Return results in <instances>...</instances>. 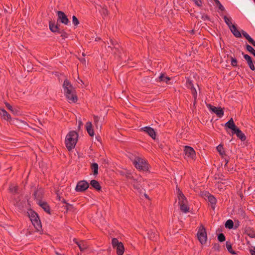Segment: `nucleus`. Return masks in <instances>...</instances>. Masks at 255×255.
<instances>
[{"instance_id": "nucleus-22", "label": "nucleus", "mask_w": 255, "mask_h": 255, "mask_svg": "<svg viewBox=\"0 0 255 255\" xmlns=\"http://www.w3.org/2000/svg\"><path fill=\"white\" fill-rule=\"evenodd\" d=\"M74 242L78 245L81 251H83L87 248V246L83 242H78L76 239H74Z\"/></svg>"}, {"instance_id": "nucleus-3", "label": "nucleus", "mask_w": 255, "mask_h": 255, "mask_svg": "<svg viewBox=\"0 0 255 255\" xmlns=\"http://www.w3.org/2000/svg\"><path fill=\"white\" fill-rule=\"evenodd\" d=\"M133 163L135 167L139 170L143 171L148 170L149 165L146 160L142 157H136L133 161Z\"/></svg>"}, {"instance_id": "nucleus-27", "label": "nucleus", "mask_w": 255, "mask_h": 255, "mask_svg": "<svg viewBox=\"0 0 255 255\" xmlns=\"http://www.w3.org/2000/svg\"><path fill=\"white\" fill-rule=\"evenodd\" d=\"M91 168L93 170L94 175H97L98 173V165L97 163H94L91 165Z\"/></svg>"}, {"instance_id": "nucleus-12", "label": "nucleus", "mask_w": 255, "mask_h": 255, "mask_svg": "<svg viewBox=\"0 0 255 255\" xmlns=\"http://www.w3.org/2000/svg\"><path fill=\"white\" fill-rule=\"evenodd\" d=\"M142 129L148 133V134L150 135L153 139H155L156 133L154 130L152 128L149 127H145L143 128Z\"/></svg>"}, {"instance_id": "nucleus-43", "label": "nucleus", "mask_w": 255, "mask_h": 255, "mask_svg": "<svg viewBox=\"0 0 255 255\" xmlns=\"http://www.w3.org/2000/svg\"><path fill=\"white\" fill-rule=\"evenodd\" d=\"M40 194H41V192L40 191H37L34 193V196L35 198H38Z\"/></svg>"}, {"instance_id": "nucleus-8", "label": "nucleus", "mask_w": 255, "mask_h": 255, "mask_svg": "<svg viewBox=\"0 0 255 255\" xmlns=\"http://www.w3.org/2000/svg\"><path fill=\"white\" fill-rule=\"evenodd\" d=\"M57 14L58 16L57 21L65 24L68 25L70 23L67 16L61 11H57Z\"/></svg>"}, {"instance_id": "nucleus-7", "label": "nucleus", "mask_w": 255, "mask_h": 255, "mask_svg": "<svg viewBox=\"0 0 255 255\" xmlns=\"http://www.w3.org/2000/svg\"><path fill=\"white\" fill-rule=\"evenodd\" d=\"M184 154L187 158L194 159L195 156V151L194 149L189 146H184Z\"/></svg>"}, {"instance_id": "nucleus-32", "label": "nucleus", "mask_w": 255, "mask_h": 255, "mask_svg": "<svg viewBox=\"0 0 255 255\" xmlns=\"http://www.w3.org/2000/svg\"><path fill=\"white\" fill-rule=\"evenodd\" d=\"M246 48L248 51L252 53L255 56V50L251 46L247 45Z\"/></svg>"}, {"instance_id": "nucleus-19", "label": "nucleus", "mask_w": 255, "mask_h": 255, "mask_svg": "<svg viewBox=\"0 0 255 255\" xmlns=\"http://www.w3.org/2000/svg\"><path fill=\"white\" fill-rule=\"evenodd\" d=\"M228 128L231 129L233 131L237 128L234 124L233 119L231 118L225 125Z\"/></svg>"}, {"instance_id": "nucleus-52", "label": "nucleus", "mask_w": 255, "mask_h": 255, "mask_svg": "<svg viewBox=\"0 0 255 255\" xmlns=\"http://www.w3.org/2000/svg\"><path fill=\"white\" fill-rule=\"evenodd\" d=\"M252 44L255 47V41Z\"/></svg>"}, {"instance_id": "nucleus-36", "label": "nucleus", "mask_w": 255, "mask_h": 255, "mask_svg": "<svg viewBox=\"0 0 255 255\" xmlns=\"http://www.w3.org/2000/svg\"><path fill=\"white\" fill-rule=\"evenodd\" d=\"M217 150L220 153L221 155H223L224 154L223 147L222 145H219L217 147Z\"/></svg>"}, {"instance_id": "nucleus-18", "label": "nucleus", "mask_w": 255, "mask_h": 255, "mask_svg": "<svg viewBox=\"0 0 255 255\" xmlns=\"http://www.w3.org/2000/svg\"><path fill=\"white\" fill-rule=\"evenodd\" d=\"M49 28L50 30L53 32H58L60 33V30L58 25L55 24L52 21L49 22Z\"/></svg>"}, {"instance_id": "nucleus-30", "label": "nucleus", "mask_w": 255, "mask_h": 255, "mask_svg": "<svg viewBox=\"0 0 255 255\" xmlns=\"http://www.w3.org/2000/svg\"><path fill=\"white\" fill-rule=\"evenodd\" d=\"M226 248L228 250V251L231 254H236V253L235 252H234L233 250H232V246H231V244L230 242H226Z\"/></svg>"}, {"instance_id": "nucleus-35", "label": "nucleus", "mask_w": 255, "mask_h": 255, "mask_svg": "<svg viewBox=\"0 0 255 255\" xmlns=\"http://www.w3.org/2000/svg\"><path fill=\"white\" fill-rule=\"evenodd\" d=\"M72 22L75 26H77L79 23V20H78L77 17L74 15L72 16Z\"/></svg>"}, {"instance_id": "nucleus-11", "label": "nucleus", "mask_w": 255, "mask_h": 255, "mask_svg": "<svg viewBox=\"0 0 255 255\" xmlns=\"http://www.w3.org/2000/svg\"><path fill=\"white\" fill-rule=\"evenodd\" d=\"M89 184L86 181L83 180L79 181L76 187V190L77 191H84L86 190L88 187H89Z\"/></svg>"}, {"instance_id": "nucleus-48", "label": "nucleus", "mask_w": 255, "mask_h": 255, "mask_svg": "<svg viewBox=\"0 0 255 255\" xmlns=\"http://www.w3.org/2000/svg\"><path fill=\"white\" fill-rule=\"evenodd\" d=\"M214 1L217 6L221 4V2L219 1V0H214Z\"/></svg>"}, {"instance_id": "nucleus-55", "label": "nucleus", "mask_w": 255, "mask_h": 255, "mask_svg": "<svg viewBox=\"0 0 255 255\" xmlns=\"http://www.w3.org/2000/svg\"><path fill=\"white\" fill-rule=\"evenodd\" d=\"M80 81L82 83H83V81L82 80H80Z\"/></svg>"}, {"instance_id": "nucleus-50", "label": "nucleus", "mask_w": 255, "mask_h": 255, "mask_svg": "<svg viewBox=\"0 0 255 255\" xmlns=\"http://www.w3.org/2000/svg\"><path fill=\"white\" fill-rule=\"evenodd\" d=\"M103 13L104 14H106L107 13V11L106 9H104L103 10Z\"/></svg>"}, {"instance_id": "nucleus-40", "label": "nucleus", "mask_w": 255, "mask_h": 255, "mask_svg": "<svg viewBox=\"0 0 255 255\" xmlns=\"http://www.w3.org/2000/svg\"><path fill=\"white\" fill-rule=\"evenodd\" d=\"M242 33L243 35L247 39H249L250 37H251L245 31L242 30Z\"/></svg>"}, {"instance_id": "nucleus-51", "label": "nucleus", "mask_w": 255, "mask_h": 255, "mask_svg": "<svg viewBox=\"0 0 255 255\" xmlns=\"http://www.w3.org/2000/svg\"><path fill=\"white\" fill-rule=\"evenodd\" d=\"M225 161H226V164H225V166H226V165L227 164V163H228V160H226V159H225Z\"/></svg>"}, {"instance_id": "nucleus-6", "label": "nucleus", "mask_w": 255, "mask_h": 255, "mask_svg": "<svg viewBox=\"0 0 255 255\" xmlns=\"http://www.w3.org/2000/svg\"><path fill=\"white\" fill-rule=\"evenodd\" d=\"M197 237L199 241L202 244H205L207 241V234L205 228L203 226H201L199 229Z\"/></svg>"}, {"instance_id": "nucleus-47", "label": "nucleus", "mask_w": 255, "mask_h": 255, "mask_svg": "<svg viewBox=\"0 0 255 255\" xmlns=\"http://www.w3.org/2000/svg\"><path fill=\"white\" fill-rule=\"evenodd\" d=\"M247 40L251 44H252L255 41L251 37H250Z\"/></svg>"}, {"instance_id": "nucleus-46", "label": "nucleus", "mask_w": 255, "mask_h": 255, "mask_svg": "<svg viewBox=\"0 0 255 255\" xmlns=\"http://www.w3.org/2000/svg\"><path fill=\"white\" fill-rule=\"evenodd\" d=\"M202 18L204 20H206L207 19H209V17L207 15H205V14H204L202 16Z\"/></svg>"}, {"instance_id": "nucleus-24", "label": "nucleus", "mask_w": 255, "mask_h": 255, "mask_svg": "<svg viewBox=\"0 0 255 255\" xmlns=\"http://www.w3.org/2000/svg\"><path fill=\"white\" fill-rule=\"evenodd\" d=\"M39 205L46 212H49V208L46 203L42 202L41 201H38Z\"/></svg>"}, {"instance_id": "nucleus-4", "label": "nucleus", "mask_w": 255, "mask_h": 255, "mask_svg": "<svg viewBox=\"0 0 255 255\" xmlns=\"http://www.w3.org/2000/svg\"><path fill=\"white\" fill-rule=\"evenodd\" d=\"M30 219L37 231L41 229V224L37 214L34 212L31 211L29 213Z\"/></svg>"}, {"instance_id": "nucleus-28", "label": "nucleus", "mask_w": 255, "mask_h": 255, "mask_svg": "<svg viewBox=\"0 0 255 255\" xmlns=\"http://www.w3.org/2000/svg\"><path fill=\"white\" fill-rule=\"evenodd\" d=\"M224 19L226 23L228 25L229 28H231L232 26H234V24H233L232 23V18H229L226 16H224Z\"/></svg>"}, {"instance_id": "nucleus-41", "label": "nucleus", "mask_w": 255, "mask_h": 255, "mask_svg": "<svg viewBox=\"0 0 255 255\" xmlns=\"http://www.w3.org/2000/svg\"><path fill=\"white\" fill-rule=\"evenodd\" d=\"M194 1L198 6H200L202 5V0H194Z\"/></svg>"}, {"instance_id": "nucleus-29", "label": "nucleus", "mask_w": 255, "mask_h": 255, "mask_svg": "<svg viewBox=\"0 0 255 255\" xmlns=\"http://www.w3.org/2000/svg\"><path fill=\"white\" fill-rule=\"evenodd\" d=\"M234 226V223L232 220H228L225 223V227L227 228L232 229Z\"/></svg>"}, {"instance_id": "nucleus-54", "label": "nucleus", "mask_w": 255, "mask_h": 255, "mask_svg": "<svg viewBox=\"0 0 255 255\" xmlns=\"http://www.w3.org/2000/svg\"><path fill=\"white\" fill-rule=\"evenodd\" d=\"M56 254L57 255H61L60 254H59V253H57V252H56Z\"/></svg>"}, {"instance_id": "nucleus-14", "label": "nucleus", "mask_w": 255, "mask_h": 255, "mask_svg": "<svg viewBox=\"0 0 255 255\" xmlns=\"http://www.w3.org/2000/svg\"><path fill=\"white\" fill-rule=\"evenodd\" d=\"M207 198H206V200H208L209 202L211 203L212 205V208L213 209H215V205L216 203V198L212 195L209 194L208 193L207 195H205Z\"/></svg>"}, {"instance_id": "nucleus-17", "label": "nucleus", "mask_w": 255, "mask_h": 255, "mask_svg": "<svg viewBox=\"0 0 255 255\" xmlns=\"http://www.w3.org/2000/svg\"><path fill=\"white\" fill-rule=\"evenodd\" d=\"M244 57L247 60L248 64L251 69L252 70H254L255 69V68L253 64L251 57L247 54H244Z\"/></svg>"}, {"instance_id": "nucleus-44", "label": "nucleus", "mask_w": 255, "mask_h": 255, "mask_svg": "<svg viewBox=\"0 0 255 255\" xmlns=\"http://www.w3.org/2000/svg\"><path fill=\"white\" fill-rule=\"evenodd\" d=\"M250 252L252 255H255V247L250 249Z\"/></svg>"}, {"instance_id": "nucleus-16", "label": "nucleus", "mask_w": 255, "mask_h": 255, "mask_svg": "<svg viewBox=\"0 0 255 255\" xmlns=\"http://www.w3.org/2000/svg\"><path fill=\"white\" fill-rule=\"evenodd\" d=\"M234 133H236L237 136L242 141L246 139V136L243 132L239 128H237L234 131Z\"/></svg>"}, {"instance_id": "nucleus-15", "label": "nucleus", "mask_w": 255, "mask_h": 255, "mask_svg": "<svg viewBox=\"0 0 255 255\" xmlns=\"http://www.w3.org/2000/svg\"><path fill=\"white\" fill-rule=\"evenodd\" d=\"M0 116L5 120L8 121L11 119L10 116L3 109L0 108Z\"/></svg>"}, {"instance_id": "nucleus-1", "label": "nucleus", "mask_w": 255, "mask_h": 255, "mask_svg": "<svg viewBox=\"0 0 255 255\" xmlns=\"http://www.w3.org/2000/svg\"><path fill=\"white\" fill-rule=\"evenodd\" d=\"M63 88L65 95L70 103H75L77 98L75 95V90L73 86L67 80H65L63 84Z\"/></svg>"}, {"instance_id": "nucleus-53", "label": "nucleus", "mask_w": 255, "mask_h": 255, "mask_svg": "<svg viewBox=\"0 0 255 255\" xmlns=\"http://www.w3.org/2000/svg\"><path fill=\"white\" fill-rule=\"evenodd\" d=\"M144 196H145L146 198H148V196H147V194H144Z\"/></svg>"}, {"instance_id": "nucleus-10", "label": "nucleus", "mask_w": 255, "mask_h": 255, "mask_svg": "<svg viewBox=\"0 0 255 255\" xmlns=\"http://www.w3.org/2000/svg\"><path fill=\"white\" fill-rule=\"evenodd\" d=\"M207 106L210 111L216 114L219 117L221 118L223 116L224 112L221 108L213 106L210 104H207Z\"/></svg>"}, {"instance_id": "nucleus-34", "label": "nucleus", "mask_w": 255, "mask_h": 255, "mask_svg": "<svg viewBox=\"0 0 255 255\" xmlns=\"http://www.w3.org/2000/svg\"><path fill=\"white\" fill-rule=\"evenodd\" d=\"M218 239L220 242H223L225 241V236L222 233L220 234L218 236Z\"/></svg>"}, {"instance_id": "nucleus-33", "label": "nucleus", "mask_w": 255, "mask_h": 255, "mask_svg": "<svg viewBox=\"0 0 255 255\" xmlns=\"http://www.w3.org/2000/svg\"><path fill=\"white\" fill-rule=\"evenodd\" d=\"M231 63L233 66H237V60L232 57H231Z\"/></svg>"}, {"instance_id": "nucleus-9", "label": "nucleus", "mask_w": 255, "mask_h": 255, "mask_svg": "<svg viewBox=\"0 0 255 255\" xmlns=\"http://www.w3.org/2000/svg\"><path fill=\"white\" fill-rule=\"evenodd\" d=\"M128 178L131 179L132 181V184L134 188L139 190L140 188H143L142 184H141V181L142 179L141 177H138L137 178H135L133 176H128Z\"/></svg>"}, {"instance_id": "nucleus-49", "label": "nucleus", "mask_w": 255, "mask_h": 255, "mask_svg": "<svg viewBox=\"0 0 255 255\" xmlns=\"http://www.w3.org/2000/svg\"><path fill=\"white\" fill-rule=\"evenodd\" d=\"M82 124V122L81 121H79V126H78V128H80V126Z\"/></svg>"}, {"instance_id": "nucleus-39", "label": "nucleus", "mask_w": 255, "mask_h": 255, "mask_svg": "<svg viewBox=\"0 0 255 255\" xmlns=\"http://www.w3.org/2000/svg\"><path fill=\"white\" fill-rule=\"evenodd\" d=\"M17 187L16 186H11L10 187V190L11 191V192H14V193H15L17 192Z\"/></svg>"}, {"instance_id": "nucleus-56", "label": "nucleus", "mask_w": 255, "mask_h": 255, "mask_svg": "<svg viewBox=\"0 0 255 255\" xmlns=\"http://www.w3.org/2000/svg\"><path fill=\"white\" fill-rule=\"evenodd\" d=\"M254 0V1H255V0Z\"/></svg>"}, {"instance_id": "nucleus-38", "label": "nucleus", "mask_w": 255, "mask_h": 255, "mask_svg": "<svg viewBox=\"0 0 255 255\" xmlns=\"http://www.w3.org/2000/svg\"><path fill=\"white\" fill-rule=\"evenodd\" d=\"M191 90H192V93L193 95V97H194V99H196L197 98V91H196V89H195V88L193 87H192Z\"/></svg>"}, {"instance_id": "nucleus-21", "label": "nucleus", "mask_w": 255, "mask_h": 255, "mask_svg": "<svg viewBox=\"0 0 255 255\" xmlns=\"http://www.w3.org/2000/svg\"><path fill=\"white\" fill-rule=\"evenodd\" d=\"M231 31L233 33V34L237 37H241V32L237 29L236 26L234 25V26H232L231 28H230Z\"/></svg>"}, {"instance_id": "nucleus-37", "label": "nucleus", "mask_w": 255, "mask_h": 255, "mask_svg": "<svg viewBox=\"0 0 255 255\" xmlns=\"http://www.w3.org/2000/svg\"><path fill=\"white\" fill-rule=\"evenodd\" d=\"M98 121H99V118L97 116H94V122H95V124L96 125V128H98L99 127L100 128H101V126L99 125L98 124Z\"/></svg>"}, {"instance_id": "nucleus-5", "label": "nucleus", "mask_w": 255, "mask_h": 255, "mask_svg": "<svg viewBox=\"0 0 255 255\" xmlns=\"http://www.w3.org/2000/svg\"><path fill=\"white\" fill-rule=\"evenodd\" d=\"M112 244L113 248L116 249L118 255H123L125 249L122 242H119L116 238H113L112 241Z\"/></svg>"}, {"instance_id": "nucleus-23", "label": "nucleus", "mask_w": 255, "mask_h": 255, "mask_svg": "<svg viewBox=\"0 0 255 255\" xmlns=\"http://www.w3.org/2000/svg\"><path fill=\"white\" fill-rule=\"evenodd\" d=\"M90 184L92 186V187L95 188V189L97 190H100L101 189V186L99 183V182L95 180H92L91 181Z\"/></svg>"}, {"instance_id": "nucleus-42", "label": "nucleus", "mask_w": 255, "mask_h": 255, "mask_svg": "<svg viewBox=\"0 0 255 255\" xmlns=\"http://www.w3.org/2000/svg\"><path fill=\"white\" fill-rule=\"evenodd\" d=\"M155 234L153 233L152 232H151V233L149 235V238L150 240H153L154 238L155 237Z\"/></svg>"}, {"instance_id": "nucleus-31", "label": "nucleus", "mask_w": 255, "mask_h": 255, "mask_svg": "<svg viewBox=\"0 0 255 255\" xmlns=\"http://www.w3.org/2000/svg\"><path fill=\"white\" fill-rule=\"evenodd\" d=\"M5 106L6 107V108L10 111V112L14 115L15 114H17V111L12 108V107L11 106H10L9 104L8 103H5Z\"/></svg>"}, {"instance_id": "nucleus-26", "label": "nucleus", "mask_w": 255, "mask_h": 255, "mask_svg": "<svg viewBox=\"0 0 255 255\" xmlns=\"http://www.w3.org/2000/svg\"><path fill=\"white\" fill-rule=\"evenodd\" d=\"M159 79L160 81H163L168 83V82L170 80V78L166 76L164 74H161L159 77Z\"/></svg>"}, {"instance_id": "nucleus-20", "label": "nucleus", "mask_w": 255, "mask_h": 255, "mask_svg": "<svg viewBox=\"0 0 255 255\" xmlns=\"http://www.w3.org/2000/svg\"><path fill=\"white\" fill-rule=\"evenodd\" d=\"M86 130L88 133V134L92 136L94 134V130L92 128V125L91 122H88L86 123Z\"/></svg>"}, {"instance_id": "nucleus-2", "label": "nucleus", "mask_w": 255, "mask_h": 255, "mask_svg": "<svg viewBox=\"0 0 255 255\" xmlns=\"http://www.w3.org/2000/svg\"><path fill=\"white\" fill-rule=\"evenodd\" d=\"M78 134L74 131H70L66 135L65 138V144L69 150L73 149L77 141Z\"/></svg>"}, {"instance_id": "nucleus-13", "label": "nucleus", "mask_w": 255, "mask_h": 255, "mask_svg": "<svg viewBox=\"0 0 255 255\" xmlns=\"http://www.w3.org/2000/svg\"><path fill=\"white\" fill-rule=\"evenodd\" d=\"M176 191L179 200V204H180L184 202H187L186 198L179 189L177 188Z\"/></svg>"}, {"instance_id": "nucleus-25", "label": "nucleus", "mask_w": 255, "mask_h": 255, "mask_svg": "<svg viewBox=\"0 0 255 255\" xmlns=\"http://www.w3.org/2000/svg\"><path fill=\"white\" fill-rule=\"evenodd\" d=\"M187 202H184L181 204H180V209L181 211L185 213H187L189 211V207L186 205Z\"/></svg>"}, {"instance_id": "nucleus-45", "label": "nucleus", "mask_w": 255, "mask_h": 255, "mask_svg": "<svg viewBox=\"0 0 255 255\" xmlns=\"http://www.w3.org/2000/svg\"><path fill=\"white\" fill-rule=\"evenodd\" d=\"M219 9L222 11L225 10V7L221 3L218 6Z\"/></svg>"}]
</instances>
